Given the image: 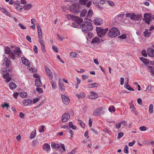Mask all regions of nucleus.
Masks as SVG:
<instances>
[{"label":"nucleus","instance_id":"f3484780","mask_svg":"<svg viewBox=\"0 0 154 154\" xmlns=\"http://www.w3.org/2000/svg\"><path fill=\"white\" fill-rule=\"evenodd\" d=\"M32 100L30 99H28L24 100L23 102V104L25 106H28V105H31L32 103Z\"/></svg>","mask_w":154,"mask_h":154},{"label":"nucleus","instance_id":"a878e982","mask_svg":"<svg viewBox=\"0 0 154 154\" xmlns=\"http://www.w3.org/2000/svg\"><path fill=\"white\" fill-rule=\"evenodd\" d=\"M75 94L76 97H78L79 99L83 98L85 96V94L84 92H82L79 94H78L77 93H76Z\"/></svg>","mask_w":154,"mask_h":154},{"label":"nucleus","instance_id":"473e14b6","mask_svg":"<svg viewBox=\"0 0 154 154\" xmlns=\"http://www.w3.org/2000/svg\"><path fill=\"white\" fill-rule=\"evenodd\" d=\"M36 131L34 129L31 133L30 136V138L32 139L35 138L36 136Z\"/></svg>","mask_w":154,"mask_h":154},{"label":"nucleus","instance_id":"7c9ffc66","mask_svg":"<svg viewBox=\"0 0 154 154\" xmlns=\"http://www.w3.org/2000/svg\"><path fill=\"white\" fill-rule=\"evenodd\" d=\"M38 31L39 40H40V39H42V34L41 28L38 29Z\"/></svg>","mask_w":154,"mask_h":154},{"label":"nucleus","instance_id":"09e8293b","mask_svg":"<svg viewBox=\"0 0 154 154\" xmlns=\"http://www.w3.org/2000/svg\"><path fill=\"white\" fill-rule=\"evenodd\" d=\"M147 67L148 68V69H149V71L151 73V75H152V73H153V71L154 70V69H153L152 68V67L151 66H147Z\"/></svg>","mask_w":154,"mask_h":154},{"label":"nucleus","instance_id":"aec40b11","mask_svg":"<svg viewBox=\"0 0 154 154\" xmlns=\"http://www.w3.org/2000/svg\"><path fill=\"white\" fill-rule=\"evenodd\" d=\"M45 71L47 74L50 80H52L53 79V75L50 70L48 69H45Z\"/></svg>","mask_w":154,"mask_h":154},{"label":"nucleus","instance_id":"20e7f679","mask_svg":"<svg viewBox=\"0 0 154 154\" xmlns=\"http://www.w3.org/2000/svg\"><path fill=\"white\" fill-rule=\"evenodd\" d=\"M66 17L68 20H70L72 19L78 23H79L83 21V20L80 17L71 14H67L66 15Z\"/></svg>","mask_w":154,"mask_h":154},{"label":"nucleus","instance_id":"864d4df0","mask_svg":"<svg viewBox=\"0 0 154 154\" xmlns=\"http://www.w3.org/2000/svg\"><path fill=\"white\" fill-rule=\"evenodd\" d=\"M147 128L145 126H142L140 127L139 129L141 131H144L146 130Z\"/></svg>","mask_w":154,"mask_h":154},{"label":"nucleus","instance_id":"423d86ee","mask_svg":"<svg viewBox=\"0 0 154 154\" xmlns=\"http://www.w3.org/2000/svg\"><path fill=\"white\" fill-rule=\"evenodd\" d=\"M108 28L103 29L101 27H97L96 31L98 36L101 37L104 35L108 31Z\"/></svg>","mask_w":154,"mask_h":154},{"label":"nucleus","instance_id":"8fccbe9b","mask_svg":"<svg viewBox=\"0 0 154 154\" xmlns=\"http://www.w3.org/2000/svg\"><path fill=\"white\" fill-rule=\"evenodd\" d=\"M79 122L78 123L80 124V125L82 127L85 128V124L83 123V122L81 121L78 120Z\"/></svg>","mask_w":154,"mask_h":154},{"label":"nucleus","instance_id":"5701e85b","mask_svg":"<svg viewBox=\"0 0 154 154\" xmlns=\"http://www.w3.org/2000/svg\"><path fill=\"white\" fill-rule=\"evenodd\" d=\"M35 84L37 87H40L41 86L42 83L39 78H36L35 79Z\"/></svg>","mask_w":154,"mask_h":154},{"label":"nucleus","instance_id":"ddd939ff","mask_svg":"<svg viewBox=\"0 0 154 154\" xmlns=\"http://www.w3.org/2000/svg\"><path fill=\"white\" fill-rule=\"evenodd\" d=\"M3 64L5 65L7 67H8L11 64L10 61L6 57H5L2 61Z\"/></svg>","mask_w":154,"mask_h":154},{"label":"nucleus","instance_id":"4d7b16f0","mask_svg":"<svg viewBox=\"0 0 154 154\" xmlns=\"http://www.w3.org/2000/svg\"><path fill=\"white\" fill-rule=\"evenodd\" d=\"M119 38L123 39H125L126 38V35L123 34L118 37Z\"/></svg>","mask_w":154,"mask_h":154},{"label":"nucleus","instance_id":"393cba45","mask_svg":"<svg viewBox=\"0 0 154 154\" xmlns=\"http://www.w3.org/2000/svg\"><path fill=\"white\" fill-rule=\"evenodd\" d=\"M93 14V11L91 10H89L88 11L87 16L85 18L86 20H89V18H91Z\"/></svg>","mask_w":154,"mask_h":154},{"label":"nucleus","instance_id":"13d9d810","mask_svg":"<svg viewBox=\"0 0 154 154\" xmlns=\"http://www.w3.org/2000/svg\"><path fill=\"white\" fill-rule=\"evenodd\" d=\"M91 84L92 88L97 87L99 85L98 84L96 83H93Z\"/></svg>","mask_w":154,"mask_h":154},{"label":"nucleus","instance_id":"774afa93","mask_svg":"<svg viewBox=\"0 0 154 154\" xmlns=\"http://www.w3.org/2000/svg\"><path fill=\"white\" fill-rule=\"evenodd\" d=\"M39 100V99L38 98H35L33 99V103L34 104H35L37 102H38Z\"/></svg>","mask_w":154,"mask_h":154},{"label":"nucleus","instance_id":"e433bc0d","mask_svg":"<svg viewBox=\"0 0 154 154\" xmlns=\"http://www.w3.org/2000/svg\"><path fill=\"white\" fill-rule=\"evenodd\" d=\"M125 88L129 91H134V89L130 87L129 84H125Z\"/></svg>","mask_w":154,"mask_h":154},{"label":"nucleus","instance_id":"c03bdc74","mask_svg":"<svg viewBox=\"0 0 154 154\" xmlns=\"http://www.w3.org/2000/svg\"><path fill=\"white\" fill-rule=\"evenodd\" d=\"M32 5L31 4H26L24 6L25 10H28L31 8Z\"/></svg>","mask_w":154,"mask_h":154},{"label":"nucleus","instance_id":"39448f33","mask_svg":"<svg viewBox=\"0 0 154 154\" xmlns=\"http://www.w3.org/2000/svg\"><path fill=\"white\" fill-rule=\"evenodd\" d=\"M1 72L3 74V77L6 79V82H9L11 80V78L9 76V74L7 71V68H4L1 69Z\"/></svg>","mask_w":154,"mask_h":154},{"label":"nucleus","instance_id":"e2e57ef3","mask_svg":"<svg viewBox=\"0 0 154 154\" xmlns=\"http://www.w3.org/2000/svg\"><path fill=\"white\" fill-rule=\"evenodd\" d=\"M121 125V122L120 123H117L115 125V126L116 128L117 129L119 128Z\"/></svg>","mask_w":154,"mask_h":154},{"label":"nucleus","instance_id":"a211bd4d","mask_svg":"<svg viewBox=\"0 0 154 154\" xmlns=\"http://www.w3.org/2000/svg\"><path fill=\"white\" fill-rule=\"evenodd\" d=\"M60 79H59L58 82V86L60 90L62 91H64L65 90V88L63 83H62L60 81Z\"/></svg>","mask_w":154,"mask_h":154},{"label":"nucleus","instance_id":"4468645a","mask_svg":"<svg viewBox=\"0 0 154 154\" xmlns=\"http://www.w3.org/2000/svg\"><path fill=\"white\" fill-rule=\"evenodd\" d=\"M94 23L96 25H100L103 23V20L100 18L95 17L94 20Z\"/></svg>","mask_w":154,"mask_h":154},{"label":"nucleus","instance_id":"0eeeda50","mask_svg":"<svg viewBox=\"0 0 154 154\" xmlns=\"http://www.w3.org/2000/svg\"><path fill=\"white\" fill-rule=\"evenodd\" d=\"M105 112V109L103 107H99L96 109L93 113L94 116H97L104 114Z\"/></svg>","mask_w":154,"mask_h":154},{"label":"nucleus","instance_id":"69168bd1","mask_svg":"<svg viewBox=\"0 0 154 154\" xmlns=\"http://www.w3.org/2000/svg\"><path fill=\"white\" fill-rule=\"evenodd\" d=\"M52 49L54 51L56 52V53L58 52V49H57V47L55 46L54 45L52 46Z\"/></svg>","mask_w":154,"mask_h":154},{"label":"nucleus","instance_id":"79ce46f5","mask_svg":"<svg viewBox=\"0 0 154 154\" xmlns=\"http://www.w3.org/2000/svg\"><path fill=\"white\" fill-rule=\"evenodd\" d=\"M69 126L72 129L74 130H76V127L74 125H73L72 123V122H70L69 123Z\"/></svg>","mask_w":154,"mask_h":154},{"label":"nucleus","instance_id":"bf43d9fd","mask_svg":"<svg viewBox=\"0 0 154 154\" xmlns=\"http://www.w3.org/2000/svg\"><path fill=\"white\" fill-rule=\"evenodd\" d=\"M124 134L122 132H120L118 133V136L117 137L118 139H120L123 136Z\"/></svg>","mask_w":154,"mask_h":154},{"label":"nucleus","instance_id":"6e6552de","mask_svg":"<svg viewBox=\"0 0 154 154\" xmlns=\"http://www.w3.org/2000/svg\"><path fill=\"white\" fill-rule=\"evenodd\" d=\"M79 4L75 3L71 5L69 8L70 11L76 13L79 11Z\"/></svg>","mask_w":154,"mask_h":154},{"label":"nucleus","instance_id":"72a5a7b5","mask_svg":"<svg viewBox=\"0 0 154 154\" xmlns=\"http://www.w3.org/2000/svg\"><path fill=\"white\" fill-rule=\"evenodd\" d=\"M87 11L85 10H83L80 13V16L82 17H85L87 13Z\"/></svg>","mask_w":154,"mask_h":154},{"label":"nucleus","instance_id":"0e129e2a","mask_svg":"<svg viewBox=\"0 0 154 154\" xmlns=\"http://www.w3.org/2000/svg\"><path fill=\"white\" fill-rule=\"evenodd\" d=\"M19 93L18 92H14V94L13 96L16 99L17 98L18 96H19Z\"/></svg>","mask_w":154,"mask_h":154},{"label":"nucleus","instance_id":"2f4dec72","mask_svg":"<svg viewBox=\"0 0 154 154\" xmlns=\"http://www.w3.org/2000/svg\"><path fill=\"white\" fill-rule=\"evenodd\" d=\"M51 146L53 148H59L60 147V146L58 144L53 142L51 143Z\"/></svg>","mask_w":154,"mask_h":154},{"label":"nucleus","instance_id":"58836bf2","mask_svg":"<svg viewBox=\"0 0 154 154\" xmlns=\"http://www.w3.org/2000/svg\"><path fill=\"white\" fill-rule=\"evenodd\" d=\"M20 95V96L23 98H24L26 97L27 96V94L26 92H21Z\"/></svg>","mask_w":154,"mask_h":154},{"label":"nucleus","instance_id":"b1692460","mask_svg":"<svg viewBox=\"0 0 154 154\" xmlns=\"http://www.w3.org/2000/svg\"><path fill=\"white\" fill-rule=\"evenodd\" d=\"M129 104L130 106V109L135 114H137V112L134 104L132 103H130Z\"/></svg>","mask_w":154,"mask_h":154},{"label":"nucleus","instance_id":"cd10ccee","mask_svg":"<svg viewBox=\"0 0 154 154\" xmlns=\"http://www.w3.org/2000/svg\"><path fill=\"white\" fill-rule=\"evenodd\" d=\"M39 41L41 45L42 49L44 52H45V46L44 45V41L43 40V39H40V40H39Z\"/></svg>","mask_w":154,"mask_h":154},{"label":"nucleus","instance_id":"de8ad7c7","mask_svg":"<svg viewBox=\"0 0 154 154\" xmlns=\"http://www.w3.org/2000/svg\"><path fill=\"white\" fill-rule=\"evenodd\" d=\"M128 146L127 145H125V147L124 149V152L126 154H128Z\"/></svg>","mask_w":154,"mask_h":154},{"label":"nucleus","instance_id":"49530a36","mask_svg":"<svg viewBox=\"0 0 154 154\" xmlns=\"http://www.w3.org/2000/svg\"><path fill=\"white\" fill-rule=\"evenodd\" d=\"M1 106L3 108H5V107H6L8 109L10 107L9 105L5 102H4L3 104H2Z\"/></svg>","mask_w":154,"mask_h":154},{"label":"nucleus","instance_id":"f704fd0d","mask_svg":"<svg viewBox=\"0 0 154 154\" xmlns=\"http://www.w3.org/2000/svg\"><path fill=\"white\" fill-rule=\"evenodd\" d=\"M77 54L76 52H72L70 53L69 56L71 58H72L74 57H77Z\"/></svg>","mask_w":154,"mask_h":154},{"label":"nucleus","instance_id":"c85d7f7f","mask_svg":"<svg viewBox=\"0 0 154 154\" xmlns=\"http://www.w3.org/2000/svg\"><path fill=\"white\" fill-rule=\"evenodd\" d=\"M12 48H10L8 47H5V52L7 54H9L10 52H11L12 51Z\"/></svg>","mask_w":154,"mask_h":154},{"label":"nucleus","instance_id":"7ed1b4c3","mask_svg":"<svg viewBox=\"0 0 154 154\" xmlns=\"http://www.w3.org/2000/svg\"><path fill=\"white\" fill-rule=\"evenodd\" d=\"M120 33L118 29L115 27H113L110 30L108 33V35L110 37H114L120 35Z\"/></svg>","mask_w":154,"mask_h":154},{"label":"nucleus","instance_id":"603ef678","mask_svg":"<svg viewBox=\"0 0 154 154\" xmlns=\"http://www.w3.org/2000/svg\"><path fill=\"white\" fill-rule=\"evenodd\" d=\"M36 90L39 93H42L43 92L42 89L40 88H36Z\"/></svg>","mask_w":154,"mask_h":154},{"label":"nucleus","instance_id":"ea45409f","mask_svg":"<svg viewBox=\"0 0 154 154\" xmlns=\"http://www.w3.org/2000/svg\"><path fill=\"white\" fill-rule=\"evenodd\" d=\"M10 57L13 60H14L15 59V54L12 51L9 54Z\"/></svg>","mask_w":154,"mask_h":154},{"label":"nucleus","instance_id":"37998d69","mask_svg":"<svg viewBox=\"0 0 154 154\" xmlns=\"http://www.w3.org/2000/svg\"><path fill=\"white\" fill-rule=\"evenodd\" d=\"M108 109L109 111L110 112H114L116 110L115 107L113 106H112L111 107H109Z\"/></svg>","mask_w":154,"mask_h":154},{"label":"nucleus","instance_id":"9b49d317","mask_svg":"<svg viewBox=\"0 0 154 154\" xmlns=\"http://www.w3.org/2000/svg\"><path fill=\"white\" fill-rule=\"evenodd\" d=\"M70 116L69 114L66 113L63 114L62 116V120L63 122L67 121L70 118Z\"/></svg>","mask_w":154,"mask_h":154},{"label":"nucleus","instance_id":"9d476101","mask_svg":"<svg viewBox=\"0 0 154 154\" xmlns=\"http://www.w3.org/2000/svg\"><path fill=\"white\" fill-rule=\"evenodd\" d=\"M61 98L63 103L66 105H68L70 102L69 98L66 95L61 94Z\"/></svg>","mask_w":154,"mask_h":154},{"label":"nucleus","instance_id":"bb28decb","mask_svg":"<svg viewBox=\"0 0 154 154\" xmlns=\"http://www.w3.org/2000/svg\"><path fill=\"white\" fill-rule=\"evenodd\" d=\"M151 32L149 31L148 29H146L145 31L144 32V35L145 37H148L151 35Z\"/></svg>","mask_w":154,"mask_h":154},{"label":"nucleus","instance_id":"f257e3e1","mask_svg":"<svg viewBox=\"0 0 154 154\" xmlns=\"http://www.w3.org/2000/svg\"><path fill=\"white\" fill-rule=\"evenodd\" d=\"M82 31L87 33L88 32L92 31L93 29V26L89 20H88L83 22L80 25Z\"/></svg>","mask_w":154,"mask_h":154},{"label":"nucleus","instance_id":"2eb2a0df","mask_svg":"<svg viewBox=\"0 0 154 154\" xmlns=\"http://www.w3.org/2000/svg\"><path fill=\"white\" fill-rule=\"evenodd\" d=\"M12 48V51H13L16 53H17L19 57H20L19 55L21 53V51H20V49L19 48H16L14 46H11V47Z\"/></svg>","mask_w":154,"mask_h":154},{"label":"nucleus","instance_id":"4be33fe9","mask_svg":"<svg viewBox=\"0 0 154 154\" xmlns=\"http://www.w3.org/2000/svg\"><path fill=\"white\" fill-rule=\"evenodd\" d=\"M21 60L23 64L25 65H29V60L25 57H22L21 58Z\"/></svg>","mask_w":154,"mask_h":154},{"label":"nucleus","instance_id":"c756f323","mask_svg":"<svg viewBox=\"0 0 154 154\" xmlns=\"http://www.w3.org/2000/svg\"><path fill=\"white\" fill-rule=\"evenodd\" d=\"M9 85L10 88L11 89H14L16 88L17 87V85L13 82H10Z\"/></svg>","mask_w":154,"mask_h":154},{"label":"nucleus","instance_id":"338daca9","mask_svg":"<svg viewBox=\"0 0 154 154\" xmlns=\"http://www.w3.org/2000/svg\"><path fill=\"white\" fill-rule=\"evenodd\" d=\"M84 135L87 138H89V137L88 136V131H85Z\"/></svg>","mask_w":154,"mask_h":154},{"label":"nucleus","instance_id":"f8f14e48","mask_svg":"<svg viewBox=\"0 0 154 154\" xmlns=\"http://www.w3.org/2000/svg\"><path fill=\"white\" fill-rule=\"evenodd\" d=\"M90 94L88 95V97L90 99H95L98 97V95L97 93L94 91H91L90 93Z\"/></svg>","mask_w":154,"mask_h":154},{"label":"nucleus","instance_id":"6ab92c4d","mask_svg":"<svg viewBox=\"0 0 154 154\" xmlns=\"http://www.w3.org/2000/svg\"><path fill=\"white\" fill-rule=\"evenodd\" d=\"M139 59L144 64L146 65L148 64H149L150 61H149V60L145 58H144L143 57H140Z\"/></svg>","mask_w":154,"mask_h":154},{"label":"nucleus","instance_id":"1a4fd4ad","mask_svg":"<svg viewBox=\"0 0 154 154\" xmlns=\"http://www.w3.org/2000/svg\"><path fill=\"white\" fill-rule=\"evenodd\" d=\"M151 17V14L149 13L145 14L144 16L143 21L146 23L149 24Z\"/></svg>","mask_w":154,"mask_h":154},{"label":"nucleus","instance_id":"5fc2aeb1","mask_svg":"<svg viewBox=\"0 0 154 154\" xmlns=\"http://www.w3.org/2000/svg\"><path fill=\"white\" fill-rule=\"evenodd\" d=\"M142 54L144 57H146L147 54L145 50H143L141 52Z\"/></svg>","mask_w":154,"mask_h":154},{"label":"nucleus","instance_id":"dca6fc26","mask_svg":"<svg viewBox=\"0 0 154 154\" xmlns=\"http://www.w3.org/2000/svg\"><path fill=\"white\" fill-rule=\"evenodd\" d=\"M148 55L151 57H154V49L152 48H149L147 51Z\"/></svg>","mask_w":154,"mask_h":154},{"label":"nucleus","instance_id":"680f3d73","mask_svg":"<svg viewBox=\"0 0 154 154\" xmlns=\"http://www.w3.org/2000/svg\"><path fill=\"white\" fill-rule=\"evenodd\" d=\"M19 26L22 29H26V27L23 25L21 23H19Z\"/></svg>","mask_w":154,"mask_h":154},{"label":"nucleus","instance_id":"a18cd8bd","mask_svg":"<svg viewBox=\"0 0 154 154\" xmlns=\"http://www.w3.org/2000/svg\"><path fill=\"white\" fill-rule=\"evenodd\" d=\"M153 106L152 104L149 105V112L150 113H152L153 112Z\"/></svg>","mask_w":154,"mask_h":154},{"label":"nucleus","instance_id":"6e6d98bb","mask_svg":"<svg viewBox=\"0 0 154 154\" xmlns=\"http://www.w3.org/2000/svg\"><path fill=\"white\" fill-rule=\"evenodd\" d=\"M51 84L52 88L54 89H55L56 87V83L52 81L51 82Z\"/></svg>","mask_w":154,"mask_h":154},{"label":"nucleus","instance_id":"a19ab883","mask_svg":"<svg viewBox=\"0 0 154 154\" xmlns=\"http://www.w3.org/2000/svg\"><path fill=\"white\" fill-rule=\"evenodd\" d=\"M79 3L82 5H85L87 2V0H79Z\"/></svg>","mask_w":154,"mask_h":154},{"label":"nucleus","instance_id":"412c9836","mask_svg":"<svg viewBox=\"0 0 154 154\" xmlns=\"http://www.w3.org/2000/svg\"><path fill=\"white\" fill-rule=\"evenodd\" d=\"M43 149L46 151H49L50 149V145L47 143H45L43 146Z\"/></svg>","mask_w":154,"mask_h":154},{"label":"nucleus","instance_id":"4c0bfd02","mask_svg":"<svg viewBox=\"0 0 154 154\" xmlns=\"http://www.w3.org/2000/svg\"><path fill=\"white\" fill-rule=\"evenodd\" d=\"M100 39L98 37H95L92 40L91 43H92L95 44L99 41Z\"/></svg>","mask_w":154,"mask_h":154},{"label":"nucleus","instance_id":"3c124183","mask_svg":"<svg viewBox=\"0 0 154 154\" xmlns=\"http://www.w3.org/2000/svg\"><path fill=\"white\" fill-rule=\"evenodd\" d=\"M57 35L58 38V40L59 41H62L64 39V38L62 36H60L59 34H57Z\"/></svg>","mask_w":154,"mask_h":154},{"label":"nucleus","instance_id":"c9c22d12","mask_svg":"<svg viewBox=\"0 0 154 154\" xmlns=\"http://www.w3.org/2000/svg\"><path fill=\"white\" fill-rule=\"evenodd\" d=\"M0 10L2 12L5 14L6 15L8 16L9 15V14L7 11L6 9H5L4 8L0 7Z\"/></svg>","mask_w":154,"mask_h":154},{"label":"nucleus","instance_id":"052dcab7","mask_svg":"<svg viewBox=\"0 0 154 154\" xmlns=\"http://www.w3.org/2000/svg\"><path fill=\"white\" fill-rule=\"evenodd\" d=\"M45 127L43 125H42L41 126V128L40 129H39V131L40 132H42L44 131Z\"/></svg>","mask_w":154,"mask_h":154},{"label":"nucleus","instance_id":"f03ea898","mask_svg":"<svg viewBox=\"0 0 154 154\" xmlns=\"http://www.w3.org/2000/svg\"><path fill=\"white\" fill-rule=\"evenodd\" d=\"M126 17H130L131 20L135 21H139L142 18L141 15L140 14L136 15L134 13H128L126 14Z\"/></svg>","mask_w":154,"mask_h":154}]
</instances>
